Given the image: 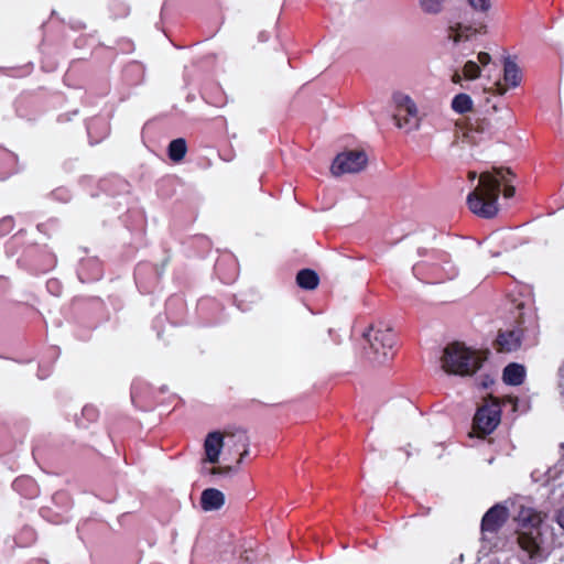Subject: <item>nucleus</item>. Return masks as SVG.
<instances>
[{"label": "nucleus", "mask_w": 564, "mask_h": 564, "mask_svg": "<svg viewBox=\"0 0 564 564\" xmlns=\"http://www.w3.org/2000/svg\"><path fill=\"white\" fill-rule=\"evenodd\" d=\"M514 173L509 167H492L479 175L478 186L467 196L469 209L484 218H491L498 213L500 185H510Z\"/></svg>", "instance_id": "f257e3e1"}, {"label": "nucleus", "mask_w": 564, "mask_h": 564, "mask_svg": "<svg viewBox=\"0 0 564 564\" xmlns=\"http://www.w3.org/2000/svg\"><path fill=\"white\" fill-rule=\"evenodd\" d=\"M484 358L462 343H452L444 348L442 368L451 375L471 376L482 364Z\"/></svg>", "instance_id": "f03ea898"}, {"label": "nucleus", "mask_w": 564, "mask_h": 564, "mask_svg": "<svg viewBox=\"0 0 564 564\" xmlns=\"http://www.w3.org/2000/svg\"><path fill=\"white\" fill-rule=\"evenodd\" d=\"M519 523L518 543L530 558L534 560L541 556L542 534L540 525L543 517L540 512L531 508H522L518 516Z\"/></svg>", "instance_id": "7ed1b4c3"}, {"label": "nucleus", "mask_w": 564, "mask_h": 564, "mask_svg": "<svg viewBox=\"0 0 564 564\" xmlns=\"http://www.w3.org/2000/svg\"><path fill=\"white\" fill-rule=\"evenodd\" d=\"M392 100L399 110V113L393 116L397 127L406 128L409 131L419 129V110L413 99L409 95L397 91L393 94Z\"/></svg>", "instance_id": "20e7f679"}, {"label": "nucleus", "mask_w": 564, "mask_h": 564, "mask_svg": "<svg viewBox=\"0 0 564 564\" xmlns=\"http://www.w3.org/2000/svg\"><path fill=\"white\" fill-rule=\"evenodd\" d=\"M367 163L368 158L364 151H347L335 158L330 171L335 176L358 173L367 166Z\"/></svg>", "instance_id": "39448f33"}, {"label": "nucleus", "mask_w": 564, "mask_h": 564, "mask_svg": "<svg viewBox=\"0 0 564 564\" xmlns=\"http://www.w3.org/2000/svg\"><path fill=\"white\" fill-rule=\"evenodd\" d=\"M365 336L368 339L370 351L375 355L373 361L377 364H383L389 358V350L392 348L394 344V337L391 334L390 328L386 329H373Z\"/></svg>", "instance_id": "423d86ee"}, {"label": "nucleus", "mask_w": 564, "mask_h": 564, "mask_svg": "<svg viewBox=\"0 0 564 564\" xmlns=\"http://www.w3.org/2000/svg\"><path fill=\"white\" fill-rule=\"evenodd\" d=\"M500 422V408L496 402L486 403L480 406L474 417V431L478 435L490 434Z\"/></svg>", "instance_id": "0eeeda50"}, {"label": "nucleus", "mask_w": 564, "mask_h": 564, "mask_svg": "<svg viewBox=\"0 0 564 564\" xmlns=\"http://www.w3.org/2000/svg\"><path fill=\"white\" fill-rule=\"evenodd\" d=\"M502 127L500 120H492L491 118H477L470 123L469 128L464 133V138L474 144L490 138L495 132Z\"/></svg>", "instance_id": "6e6552de"}, {"label": "nucleus", "mask_w": 564, "mask_h": 564, "mask_svg": "<svg viewBox=\"0 0 564 564\" xmlns=\"http://www.w3.org/2000/svg\"><path fill=\"white\" fill-rule=\"evenodd\" d=\"M508 519V510L503 506L496 505L491 507L482 517L481 531L486 533H496Z\"/></svg>", "instance_id": "1a4fd4ad"}, {"label": "nucleus", "mask_w": 564, "mask_h": 564, "mask_svg": "<svg viewBox=\"0 0 564 564\" xmlns=\"http://www.w3.org/2000/svg\"><path fill=\"white\" fill-rule=\"evenodd\" d=\"M225 440V448L228 452H238L242 449L239 454V459L237 463H241L243 456L248 454V447L250 445V440L246 433V431L241 429H237L235 431H228L223 434Z\"/></svg>", "instance_id": "9d476101"}, {"label": "nucleus", "mask_w": 564, "mask_h": 564, "mask_svg": "<svg viewBox=\"0 0 564 564\" xmlns=\"http://www.w3.org/2000/svg\"><path fill=\"white\" fill-rule=\"evenodd\" d=\"M205 463L216 464L219 460V455L225 448V440L220 432H212L206 436L205 443Z\"/></svg>", "instance_id": "9b49d317"}, {"label": "nucleus", "mask_w": 564, "mask_h": 564, "mask_svg": "<svg viewBox=\"0 0 564 564\" xmlns=\"http://www.w3.org/2000/svg\"><path fill=\"white\" fill-rule=\"evenodd\" d=\"M523 337V329L517 327L516 329L501 332L497 338V345L500 351H514L521 347Z\"/></svg>", "instance_id": "f8f14e48"}, {"label": "nucleus", "mask_w": 564, "mask_h": 564, "mask_svg": "<svg viewBox=\"0 0 564 564\" xmlns=\"http://www.w3.org/2000/svg\"><path fill=\"white\" fill-rule=\"evenodd\" d=\"M477 32L478 30L471 24H466L459 21L448 26V39L454 43H459L460 41L469 40L470 35Z\"/></svg>", "instance_id": "ddd939ff"}, {"label": "nucleus", "mask_w": 564, "mask_h": 564, "mask_svg": "<svg viewBox=\"0 0 564 564\" xmlns=\"http://www.w3.org/2000/svg\"><path fill=\"white\" fill-rule=\"evenodd\" d=\"M525 369L522 365L510 364L503 370V381L511 386H519L523 382Z\"/></svg>", "instance_id": "4468645a"}, {"label": "nucleus", "mask_w": 564, "mask_h": 564, "mask_svg": "<svg viewBox=\"0 0 564 564\" xmlns=\"http://www.w3.org/2000/svg\"><path fill=\"white\" fill-rule=\"evenodd\" d=\"M503 80L511 87H517L521 82L520 68L510 57L505 59Z\"/></svg>", "instance_id": "2eb2a0df"}, {"label": "nucleus", "mask_w": 564, "mask_h": 564, "mask_svg": "<svg viewBox=\"0 0 564 564\" xmlns=\"http://www.w3.org/2000/svg\"><path fill=\"white\" fill-rule=\"evenodd\" d=\"M296 282L302 289L314 290L317 288L319 279L315 271L303 269L297 273Z\"/></svg>", "instance_id": "dca6fc26"}, {"label": "nucleus", "mask_w": 564, "mask_h": 564, "mask_svg": "<svg viewBox=\"0 0 564 564\" xmlns=\"http://www.w3.org/2000/svg\"><path fill=\"white\" fill-rule=\"evenodd\" d=\"M186 141L182 138L175 139L169 144V156L174 162L182 161L186 154Z\"/></svg>", "instance_id": "f3484780"}, {"label": "nucleus", "mask_w": 564, "mask_h": 564, "mask_svg": "<svg viewBox=\"0 0 564 564\" xmlns=\"http://www.w3.org/2000/svg\"><path fill=\"white\" fill-rule=\"evenodd\" d=\"M473 99L467 94H458L452 100V109L457 113H466L473 109Z\"/></svg>", "instance_id": "a211bd4d"}, {"label": "nucleus", "mask_w": 564, "mask_h": 564, "mask_svg": "<svg viewBox=\"0 0 564 564\" xmlns=\"http://www.w3.org/2000/svg\"><path fill=\"white\" fill-rule=\"evenodd\" d=\"M446 0H419L420 9L430 15L440 14L445 4Z\"/></svg>", "instance_id": "6ab92c4d"}, {"label": "nucleus", "mask_w": 564, "mask_h": 564, "mask_svg": "<svg viewBox=\"0 0 564 564\" xmlns=\"http://www.w3.org/2000/svg\"><path fill=\"white\" fill-rule=\"evenodd\" d=\"M224 505V496H200V507L204 511H215Z\"/></svg>", "instance_id": "aec40b11"}, {"label": "nucleus", "mask_w": 564, "mask_h": 564, "mask_svg": "<svg viewBox=\"0 0 564 564\" xmlns=\"http://www.w3.org/2000/svg\"><path fill=\"white\" fill-rule=\"evenodd\" d=\"M464 76L467 78V79H476L479 77L480 75V67L478 66V64L474 61H468L465 65H464Z\"/></svg>", "instance_id": "412c9836"}, {"label": "nucleus", "mask_w": 564, "mask_h": 564, "mask_svg": "<svg viewBox=\"0 0 564 564\" xmlns=\"http://www.w3.org/2000/svg\"><path fill=\"white\" fill-rule=\"evenodd\" d=\"M467 2L476 12L486 13L490 9V0H467Z\"/></svg>", "instance_id": "4be33fe9"}, {"label": "nucleus", "mask_w": 564, "mask_h": 564, "mask_svg": "<svg viewBox=\"0 0 564 564\" xmlns=\"http://www.w3.org/2000/svg\"><path fill=\"white\" fill-rule=\"evenodd\" d=\"M490 61H491V57H490V55H489L488 53H486V52H480V53L478 54V62H479L481 65L486 66V65H488V64L490 63Z\"/></svg>", "instance_id": "5701e85b"}, {"label": "nucleus", "mask_w": 564, "mask_h": 564, "mask_svg": "<svg viewBox=\"0 0 564 564\" xmlns=\"http://www.w3.org/2000/svg\"><path fill=\"white\" fill-rule=\"evenodd\" d=\"M516 193V188L511 185H505V189H503V196L506 198H511Z\"/></svg>", "instance_id": "b1692460"}, {"label": "nucleus", "mask_w": 564, "mask_h": 564, "mask_svg": "<svg viewBox=\"0 0 564 564\" xmlns=\"http://www.w3.org/2000/svg\"><path fill=\"white\" fill-rule=\"evenodd\" d=\"M556 521L564 529V508L557 513Z\"/></svg>", "instance_id": "393cba45"}, {"label": "nucleus", "mask_w": 564, "mask_h": 564, "mask_svg": "<svg viewBox=\"0 0 564 564\" xmlns=\"http://www.w3.org/2000/svg\"><path fill=\"white\" fill-rule=\"evenodd\" d=\"M202 494H204V495H214V494H221V491H219L216 488H206V489H204L202 491Z\"/></svg>", "instance_id": "a878e982"}, {"label": "nucleus", "mask_w": 564, "mask_h": 564, "mask_svg": "<svg viewBox=\"0 0 564 564\" xmlns=\"http://www.w3.org/2000/svg\"><path fill=\"white\" fill-rule=\"evenodd\" d=\"M495 86L498 95H503L507 91V89L502 87L499 83H497Z\"/></svg>", "instance_id": "bb28decb"}, {"label": "nucleus", "mask_w": 564, "mask_h": 564, "mask_svg": "<svg viewBox=\"0 0 564 564\" xmlns=\"http://www.w3.org/2000/svg\"><path fill=\"white\" fill-rule=\"evenodd\" d=\"M452 80H453V83H455V84H459V83H460V80H462V77H460V75H459L458 73H455V74L453 75Z\"/></svg>", "instance_id": "cd10ccee"}, {"label": "nucleus", "mask_w": 564, "mask_h": 564, "mask_svg": "<svg viewBox=\"0 0 564 564\" xmlns=\"http://www.w3.org/2000/svg\"><path fill=\"white\" fill-rule=\"evenodd\" d=\"M468 177L470 180H475L477 177V173L476 172H469Z\"/></svg>", "instance_id": "c85d7f7f"}, {"label": "nucleus", "mask_w": 564, "mask_h": 564, "mask_svg": "<svg viewBox=\"0 0 564 564\" xmlns=\"http://www.w3.org/2000/svg\"><path fill=\"white\" fill-rule=\"evenodd\" d=\"M535 475H536V471L532 473V478H533L534 480H538V479H536V477H535Z\"/></svg>", "instance_id": "c756f323"}, {"label": "nucleus", "mask_w": 564, "mask_h": 564, "mask_svg": "<svg viewBox=\"0 0 564 564\" xmlns=\"http://www.w3.org/2000/svg\"><path fill=\"white\" fill-rule=\"evenodd\" d=\"M210 471H212L213 474H215V473H217V469H216V468H214V469H212Z\"/></svg>", "instance_id": "7c9ffc66"}, {"label": "nucleus", "mask_w": 564, "mask_h": 564, "mask_svg": "<svg viewBox=\"0 0 564 564\" xmlns=\"http://www.w3.org/2000/svg\"><path fill=\"white\" fill-rule=\"evenodd\" d=\"M551 476L547 477L546 484H550Z\"/></svg>", "instance_id": "2f4dec72"}]
</instances>
